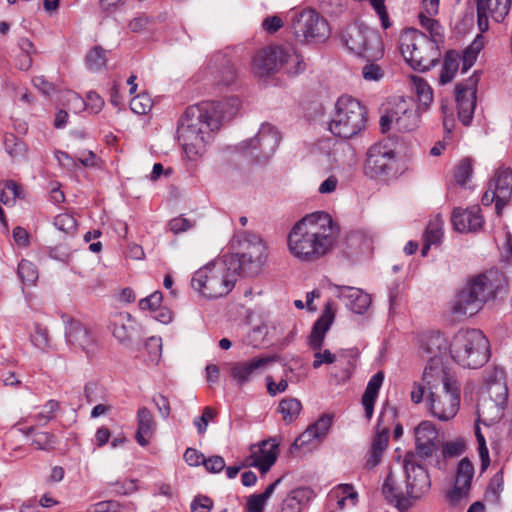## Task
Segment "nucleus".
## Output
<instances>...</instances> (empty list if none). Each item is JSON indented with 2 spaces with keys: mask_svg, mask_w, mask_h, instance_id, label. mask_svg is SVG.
Masks as SVG:
<instances>
[{
  "mask_svg": "<svg viewBox=\"0 0 512 512\" xmlns=\"http://www.w3.org/2000/svg\"><path fill=\"white\" fill-rule=\"evenodd\" d=\"M239 106V98L230 97L186 108L179 121L177 135L188 159L196 160L204 154L207 143L213 138L212 133L221 127L224 120L231 119Z\"/></svg>",
  "mask_w": 512,
  "mask_h": 512,
  "instance_id": "nucleus-1",
  "label": "nucleus"
},
{
  "mask_svg": "<svg viewBox=\"0 0 512 512\" xmlns=\"http://www.w3.org/2000/svg\"><path fill=\"white\" fill-rule=\"evenodd\" d=\"M336 234L331 216L322 211L314 212L293 226L288 236V247L294 257L313 262L331 250Z\"/></svg>",
  "mask_w": 512,
  "mask_h": 512,
  "instance_id": "nucleus-2",
  "label": "nucleus"
},
{
  "mask_svg": "<svg viewBox=\"0 0 512 512\" xmlns=\"http://www.w3.org/2000/svg\"><path fill=\"white\" fill-rule=\"evenodd\" d=\"M451 358L464 368L477 369L490 358V343L479 329H460L449 341Z\"/></svg>",
  "mask_w": 512,
  "mask_h": 512,
  "instance_id": "nucleus-3",
  "label": "nucleus"
},
{
  "mask_svg": "<svg viewBox=\"0 0 512 512\" xmlns=\"http://www.w3.org/2000/svg\"><path fill=\"white\" fill-rule=\"evenodd\" d=\"M236 253L224 255L228 269L238 276L255 277L266 261V247L262 239L255 234L244 232L237 238Z\"/></svg>",
  "mask_w": 512,
  "mask_h": 512,
  "instance_id": "nucleus-4",
  "label": "nucleus"
},
{
  "mask_svg": "<svg viewBox=\"0 0 512 512\" xmlns=\"http://www.w3.org/2000/svg\"><path fill=\"white\" fill-rule=\"evenodd\" d=\"M283 68L289 75L302 73L306 65L301 55L291 46H269L258 50L253 57L252 71L260 77H269Z\"/></svg>",
  "mask_w": 512,
  "mask_h": 512,
  "instance_id": "nucleus-5",
  "label": "nucleus"
},
{
  "mask_svg": "<svg viewBox=\"0 0 512 512\" xmlns=\"http://www.w3.org/2000/svg\"><path fill=\"white\" fill-rule=\"evenodd\" d=\"M236 281V274L228 269L223 259L198 269L192 277L191 286L202 296L216 299L226 296L234 288Z\"/></svg>",
  "mask_w": 512,
  "mask_h": 512,
  "instance_id": "nucleus-6",
  "label": "nucleus"
},
{
  "mask_svg": "<svg viewBox=\"0 0 512 512\" xmlns=\"http://www.w3.org/2000/svg\"><path fill=\"white\" fill-rule=\"evenodd\" d=\"M336 111L329 123V130L340 138L350 139L366 125V109L356 99L343 95L336 102Z\"/></svg>",
  "mask_w": 512,
  "mask_h": 512,
  "instance_id": "nucleus-7",
  "label": "nucleus"
},
{
  "mask_svg": "<svg viewBox=\"0 0 512 512\" xmlns=\"http://www.w3.org/2000/svg\"><path fill=\"white\" fill-rule=\"evenodd\" d=\"M399 49L406 62L414 70L427 71L437 62L434 44L417 29L410 28L401 33Z\"/></svg>",
  "mask_w": 512,
  "mask_h": 512,
  "instance_id": "nucleus-8",
  "label": "nucleus"
},
{
  "mask_svg": "<svg viewBox=\"0 0 512 512\" xmlns=\"http://www.w3.org/2000/svg\"><path fill=\"white\" fill-rule=\"evenodd\" d=\"M342 41L349 51L367 61L379 60L384 55L379 33L367 26L356 23L348 26L342 34Z\"/></svg>",
  "mask_w": 512,
  "mask_h": 512,
  "instance_id": "nucleus-9",
  "label": "nucleus"
},
{
  "mask_svg": "<svg viewBox=\"0 0 512 512\" xmlns=\"http://www.w3.org/2000/svg\"><path fill=\"white\" fill-rule=\"evenodd\" d=\"M291 29L300 43H321L330 36L326 19L311 9L295 12L291 19Z\"/></svg>",
  "mask_w": 512,
  "mask_h": 512,
  "instance_id": "nucleus-10",
  "label": "nucleus"
},
{
  "mask_svg": "<svg viewBox=\"0 0 512 512\" xmlns=\"http://www.w3.org/2000/svg\"><path fill=\"white\" fill-rule=\"evenodd\" d=\"M396 172V153L393 149L383 143L374 144L368 149L364 165L366 176L385 180Z\"/></svg>",
  "mask_w": 512,
  "mask_h": 512,
  "instance_id": "nucleus-11",
  "label": "nucleus"
},
{
  "mask_svg": "<svg viewBox=\"0 0 512 512\" xmlns=\"http://www.w3.org/2000/svg\"><path fill=\"white\" fill-rule=\"evenodd\" d=\"M430 414L439 421L453 419L460 407V386L446 383V389L431 391L427 398Z\"/></svg>",
  "mask_w": 512,
  "mask_h": 512,
  "instance_id": "nucleus-12",
  "label": "nucleus"
},
{
  "mask_svg": "<svg viewBox=\"0 0 512 512\" xmlns=\"http://www.w3.org/2000/svg\"><path fill=\"white\" fill-rule=\"evenodd\" d=\"M405 488L409 501H416L427 495L431 489V478L426 468L418 461L416 455H405Z\"/></svg>",
  "mask_w": 512,
  "mask_h": 512,
  "instance_id": "nucleus-13",
  "label": "nucleus"
},
{
  "mask_svg": "<svg viewBox=\"0 0 512 512\" xmlns=\"http://www.w3.org/2000/svg\"><path fill=\"white\" fill-rule=\"evenodd\" d=\"M512 196V170L511 168H499L488 183V188L482 196V204L490 206L495 203V210L498 215L509 203Z\"/></svg>",
  "mask_w": 512,
  "mask_h": 512,
  "instance_id": "nucleus-14",
  "label": "nucleus"
},
{
  "mask_svg": "<svg viewBox=\"0 0 512 512\" xmlns=\"http://www.w3.org/2000/svg\"><path fill=\"white\" fill-rule=\"evenodd\" d=\"M505 285L504 274L498 269H490L473 277L466 286L474 297L485 303L501 293Z\"/></svg>",
  "mask_w": 512,
  "mask_h": 512,
  "instance_id": "nucleus-15",
  "label": "nucleus"
},
{
  "mask_svg": "<svg viewBox=\"0 0 512 512\" xmlns=\"http://www.w3.org/2000/svg\"><path fill=\"white\" fill-rule=\"evenodd\" d=\"M479 79L478 72L475 71L465 82L458 83L455 86L458 117L465 126H469L473 119Z\"/></svg>",
  "mask_w": 512,
  "mask_h": 512,
  "instance_id": "nucleus-16",
  "label": "nucleus"
},
{
  "mask_svg": "<svg viewBox=\"0 0 512 512\" xmlns=\"http://www.w3.org/2000/svg\"><path fill=\"white\" fill-rule=\"evenodd\" d=\"M280 361L281 357L277 354L260 355L248 361L233 363L230 375L237 384L244 385L265 371L269 365Z\"/></svg>",
  "mask_w": 512,
  "mask_h": 512,
  "instance_id": "nucleus-17",
  "label": "nucleus"
},
{
  "mask_svg": "<svg viewBox=\"0 0 512 512\" xmlns=\"http://www.w3.org/2000/svg\"><path fill=\"white\" fill-rule=\"evenodd\" d=\"M474 472V466L468 458L460 460L456 470L454 485L446 492V500L450 506H458L468 499Z\"/></svg>",
  "mask_w": 512,
  "mask_h": 512,
  "instance_id": "nucleus-18",
  "label": "nucleus"
},
{
  "mask_svg": "<svg viewBox=\"0 0 512 512\" xmlns=\"http://www.w3.org/2000/svg\"><path fill=\"white\" fill-rule=\"evenodd\" d=\"M512 0H477V24L481 32L489 29V18L497 23L504 21Z\"/></svg>",
  "mask_w": 512,
  "mask_h": 512,
  "instance_id": "nucleus-19",
  "label": "nucleus"
},
{
  "mask_svg": "<svg viewBox=\"0 0 512 512\" xmlns=\"http://www.w3.org/2000/svg\"><path fill=\"white\" fill-rule=\"evenodd\" d=\"M396 129L399 132L415 130L420 123V105L413 98L398 97L394 100Z\"/></svg>",
  "mask_w": 512,
  "mask_h": 512,
  "instance_id": "nucleus-20",
  "label": "nucleus"
},
{
  "mask_svg": "<svg viewBox=\"0 0 512 512\" xmlns=\"http://www.w3.org/2000/svg\"><path fill=\"white\" fill-rule=\"evenodd\" d=\"M208 69L218 85L230 86L237 79L236 68L226 53H215L209 61Z\"/></svg>",
  "mask_w": 512,
  "mask_h": 512,
  "instance_id": "nucleus-21",
  "label": "nucleus"
},
{
  "mask_svg": "<svg viewBox=\"0 0 512 512\" xmlns=\"http://www.w3.org/2000/svg\"><path fill=\"white\" fill-rule=\"evenodd\" d=\"M420 350L426 355L428 361L439 360L449 352V344L439 331H425L418 335Z\"/></svg>",
  "mask_w": 512,
  "mask_h": 512,
  "instance_id": "nucleus-22",
  "label": "nucleus"
},
{
  "mask_svg": "<svg viewBox=\"0 0 512 512\" xmlns=\"http://www.w3.org/2000/svg\"><path fill=\"white\" fill-rule=\"evenodd\" d=\"M335 295L345 302L346 307L355 314H363L371 305V297L359 288L335 285Z\"/></svg>",
  "mask_w": 512,
  "mask_h": 512,
  "instance_id": "nucleus-23",
  "label": "nucleus"
},
{
  "mask_svg": "<svg viewBox=\"0 0 512 512\" xmlns=\"http://www.w3.org/2000/svg\"><path fill=\"white\" fill-rule=\"evenodd\" d=\"M280 143L278 131L270 124H263L258 134L245 142L246 148L259 149L262 156L267 158L275 152Z\"/></svg>",
  "mask_w": 512,
  "mask_h": 512,
  "instance_id": "nucleus-24",
  "label": "nucleus"
},
{
  "mask_svg": "<svg viewBox=\"0 0 512 512\" xmlns=\"http://www.w3.org/2000/svg\"><path fill=\"white\" fill-rule=\"evenodd\" d=\"M423 381L427 386L429 393L446 389V383L450 382L453 386L459 385L457 380L442 365L439 360L428 361L423 372Z\"/></svg>",
  "mask_w": 512,
  "mask_h": 512,
  "instance_id": "nucleus-25",
  "label": "nucleus"
},
{
  "mask_svg": "<svg viewBox=\"0 0 512 512\" xmlns=\"http://www.w3.org/2000/svg\"><path fill=\"white\" fill-rule=\"evenodd\" d=\"M506 400V396L499 395H489L488 398L482 399L478 404L477 422L490 426L499 421L503 416Z\"/></svg>",
  "mask_w": 512,
  "mask_h": 512,
  "instance_id": "nucleus-26",
  "label": "nucleus"
},
{
  "mask_svg": "<svg viewBox=\"0 0 512 512\" xmlns=\"http://www.w3.org/2000/svg\"><path fill=\"white\" fill-rule=\"evenodd\" d=\"M382 493L385 499L400 512H406L412 507V502L409 501L406 489H403L397 477L392 472L388 473L382 485Z\"/></svg>",
  "mask_w": 512,
  "mask_h": 512,
  "instance_id": "nucleus-27",
  "label": "nucleus"
},
{
  "mask_svg": "<svg viewBox=\"0 0 512 512\" xmlns=\"http://www.w3.org/2000/svg\"><path fill=\"white\" fill-rule=\"evenodd\" d=\"M278 442L275 439L262 441L253 449L250 465L258 468L262 474L267 473L277 460Z\"/></svg>",
  "mask_w": 512,
  "mask_h": 512,
  "instance_id": "nucleus-28",
  "label": "nucleus"
},
{
  "mask_svg": "<svg viewBox=\"0 0 512 512\" xmlns=\"http://www.w3.org/2000/svg\"><path fill=\"white\" fill-rule=\"evenodd\" d=\"M451 220L454 229L462 233L477 231L483 225V217L480 215L478 207L465 210L456 208L452 213Z\"/></svg>",
  "mask_w": 512,
  "mask_h": 512,
  "instance_id": "nucleus-29",
  "label": "nucleus"
},
{
  "mask_svg": "<svg viewBox=\"0 0 512 512\" xmlns=\"http://www.w3.org/2000/svg\"><path fill=\"white\" fill-rule=\"evenodd\" d=\"M65 335L70 344L81 347L88 356L94 351L93 335L89 333L82 322H67Z\"/></svg>",
  "mask_w": 512,
  "mask_h": 512,
  "instance_id": "nucleus-30",
  "label": "nucleus"
},
{
  "mask_svg": "<svg viewBox=\"0 0 512 512\" xmlns=\"http://www.w3.org/2000/svg\"><path fill=\"white\" fill-rule=\"evenodd\" d=\"M136 418V441L140 446L146 447L150 443V439L153 437L156 431V421L151 411L146 407H141L138 409Z\"/></svg>",
  "mask_w": 512,
  "mask_h": 512,
  "instance_id": "nucleus-31",
  "label": "nucleus"
},
{
  "mask_svg": "<svg viewBox=\"0 0 512 512\" xmlns=\"http://www.w3.org/2000/svg\"><path fill=\"white\" fill-rule=\"evenodd\" d=\"M465 286L457 295L452 310L460 316L473 317L483 307L484 303Z\"/></svg>",
  "mask_w": 512,
  "mask_h": 512,
  "instance_id": "nucleus-32",
  "label": "nucleus"
},
{
  "mask_svg": "<svg viewBox=\"0 0 512 512\" xmlns=\"http://www.w3.org/2000/svg\"><path fill=\"white\" fill-rule=\"evenodd\" d=\"M281 481L282 478H278L268 485L264 492L250 495L245 506L246 512H264L267 501L271 498Z\"/></svg>",
  "mask_w": 512,
  "mask_h": 512,
  "instance_id": "nucleus-33",
  "label": "nucleus"
},
{
  "mask_svg": "<svg viewBox=\"0 0 512 512\" xmlns=\"http://www.w3.org/2000/svg\"><path fill=\"white\" fill-rule=\"evenodd\" d=\"M489 395L506 396L508 390L505 384V371L502 368L495 367L485 377Z\"/></svg>",
  "mask_w": 512,
  "mask_h": 512,
  "instance_id": "nucleus-34",
  "label": "nucleus"
},
{
  "mask_svg": "<svg viewBox=\"0 0 512 512\" xmlns=\"http://www.w3.org/2000/svg\"><path fill=\"white\" fill-rule=\"evenodd\" d=\"M460 65V54L455 50L448 51L443 60L440 73V83L447 84L452 81Z\"/></svg>",
  "mask_w": 512,
  "mask_h": 512,
  "instance_id": "nucleus-35",
  "label": "nucleus"
},
{
  "mask_svg": "<svg viewBox=\"0 0 512 512\" xmlns=\"http://www.w3.org/2000/svg\"><path fill=\"white\" fill-rule=\"evenodd\" d=\"M113 335L122 344H129L139 338L140 329L135 322H114Z\"/></svg>",
  "mask_w": 512,
  "mask_h": 512,
  "instance_id": "nucleus-36",
  "label": "nucleus"
},
{
  "mask_svg": "<svg viewBox=\"0 0 512 512\" xmlns=\"http://www.w3.org/2000/svg\"><path fill=\"white\" fill-rule=\"evenodd\" d=\"M332 322H315L308 336V345L313 350H321Z\"/></svg>",
  "mask_w": 512,
  "mask_h": 512,
  "instance_id": "nucleus-37",
  "label": "nucleus"
},
{
  "mask_svg": "<svg viewBox=\"0 0 512 512\" xmlns=\"http://www.w3.org/2000/svg\"><path fill=\"white\" fill-rule=\"evenodd\" d=\"M286 423L294 421L301 412L302 404L296 398H286L280 401L278 407Z\"/></svg>",
  "mask_w": 512,
  "mask_h": 512,
  "instance_id": "nucleus-38",
  "label": "nucleus"
},
{
  "mask_svg": "<svg viewBox=\"0 0 512 512\" xmlns=\"http://www.w3.org/2000/svg\"><path fill=\"white\" fill-rule=\"evenodd\" d=\"M17 274L23 284L28 286L34 285L38 279V270L36 266L26 259H22L19 262Z\"/></svg>",
  "mask_w": 512,
  "mask_h": 512,
  "instance_id": "nucleus-39",
  "label": "nucleus"
},
{
  "mask_svg": "<svg viewBox=\"0 0 512 512\" xmlns=\"http://www.w3.org/2000/svg\"><path fill=\"white\" fill-rule=\"evenodd\" d=\"M503 473L497 472L491 479L486 491H485V499L490 503H499L500 495L503 491Z\"/></svg>",
  "mask_w": 512,
  "mask_h": 512,
  "instance_id": "nucleus-40",
  "label": "nucleus"
},
{
  "mask_svg": "<svg viewBox=\"0 0 512 512\" xmlns=\"http://www.w3.org/2000/svg\"><path fill=\"white\" fill-rule=\"evenodd\" d=\"M438 431L430 421H422L415 428V442H436Z\"/></svg>",
  "mask_w": 512,
  "mask_h": 512,
  "instance_id": "nucleus-41",
  "label": "nucleus"
},
{
  "mask_svg": "<svg viewBox=\"0 0 512 512\" xmlns=\"http://www.w3.org/2000/svg\"><path fill=\"white\" fill-rule=\"evenodd\" d=\"M442 237L443 221L441 218L437 217L428 223L424 233V241L430 243L431 245H437L441 242Z\"/></svg>",
  "mask_w": 512,
  "mask_h": 512,
  "instance_id": "nucleus-42",
  "label": "nucleus"
},
{
  "mask_svg": "<svg viewBox=\"0 0 512 512\" xmlns=\"http://www.w3.org/2000/svg\"><path fill=\"white\" fill-rule=\"evenodd\" d=\"M332 425V417L330 415H322L315 423L311 424L308 429L311 430L312 436L316 437V442L320 443L328 434Z\"/></svg>",
  "mask_w": 512,
  "mask_h": 512,
  "instance_id": "nucleus-43",
  "label": "nucleus"
},
{
  "mask_svg": "<svg viewBox=\"0 0 512 512\" xmlns=\"http://www.w3.org/2000/svg\"><path fill=\"white\" fill-rule=\"evenodd\" d=\"M419 21L421 26L430 33L434 43L442 39V27L437 20L432 19L428 14L420 13Z\"/></svg>",
  "mask_w": 512,
  "mask_h": 512,
  "instance_id": "nucleus-44",
  "label": "nucleus"
},
{
  "mask_svg": "<svg viewBox=\"0 0 512 512\" xmlns=\"http://www.w3.org/2000/svg\"><path fill=\"white\" fill-rule=\"evenodd\" d=\"M145 349L148 353V361L156 364L162 355V339L160 337L151 336L145 342Z\"/></svg>",
  "mask_w": 512,
  "mask_h": 512,
  "instance_id": "nucleus-45",
  "label": "nucleus"
},
{
  "mask_svg": "<svg viewBox=\"0 0 512 512\" xmlns=\"http://www.w3.org/2000/svg\"><path fill=\"white\" fill-rule=\"evenodd\" d=\"M152 108V100L145 93L138 94L130 101V109L138 115L148 113Z\"/></svg>",
  "mask_w": 512,
  "mask_h": 512,
  "instance_id": "nucleus-46",
  "label": "nucleus"
},
{
  "mask_svg": "<svg viewBox=\"0 0 512 512\" xmlns=\"http://www.w3.org/2000/svg\"><path fill=\"white\" fill-rule=\"evenodd\" d=\"M55 444V435L48 432L35 433L32 440V445L38 450L50 451L54 449Z\"/></svg>",
  "mask_w": 512,
  "mask_h": 512,
  "instance_id": "nucleus-47",
  "label": "nucleus"
},
{
  "mask_svg": "<svg viewBox=\"0 0 512 512\" xmlns=\"http://www.w3.org/2000/svg\"><path fill=\"white\" fill-rule=\"evenodd\" d=\"M415 445V452H408L406 455H416V461L418 462L432 457L438 449L436 442H415Z\"/></svg>",
  "mask_w": 512,
  "mask_h": 512,
  "instance_id": "nucleus-48",
  "label": "nucleus"
},
{
  "mask_svg": "<svg viewBox=\"0 0 512 512\" xmlns=\"http://www.w3.org/2000/svg\"><path fill=\"white\" fill-rule=\"evenodd\" d=\"M54 226L64 233H73L77 227V221L72 214L61 213L54 218Z\"/></svg>",
  "mask_w": 512,
  "mask_h": 512,
  "instance_id": "nucleus-49",
  "label": "nucleus"
},
{
  "mask_svg": "<svg viewBox=\"0 0 512 512\" xmlns=\"http://www.w3.org/2000/svg\"><path fill=\"white\" fill-rule=\"evenodd\" d=\"M375 61H367V64L362 68V76L366 81H380L385 75L384 69Z\"/></svg>",
  "mask_w": 512,
  "mask_h": 512,
  "instance_id": "nucleus-50",
  "label": "nucleus"
},
{
  "mask_svg": "<svg viewBox=\"0 0 512 512\" xmlns=\"http://www.w3.org/2000/svg\"><path fill=\"white\" fill-rule=\"evenodd\" d=\"M58 409L59 403L55 400H49L43 405L41 411L36 415V422L39 425L46 424L54 417V413Z\"/></svg>",
  "mask_w": 512,
  "mask_h": 512,
  "instance_id": "nucleus-51",
  "label": "nucleus"
},
{
  "mask_svg": "<svg viewBox=\"0 0 512 512\" xmlns=\"http://www.w3.org/2000/svg\"><path fill=\"white\" fill-rule=\"evenodd\" d=\"M163 295L160 291H155L149 296L141 299L138 303L140 310H149L152 312H156L162 303Z\"/></svg>",
  "mask_w": 512,
  "mask_h": 512,
  "instance_id": "nucleus-52",
  "label": "nucleus"
},
{
  "mask_svg": "<svg viewBox=\"0 0 512 512\" xmlns=\"http://www.w3.org/2000/svg\"><path fill=\"white\" fill-rule=\"evenodd\" d=\"M287 496L303 508L314 497V492L309 487H299L292 490Z\"/></svg>",
  "mask_w": 512,
  "mask_h": 512,
  "instance_id": "nucleus-53",
  "label": "nucleus"
},
{
  "mask_svg": "<svg viewBox=\"0 0 512 512\" xmlns=\"http://www.w3.org/2000/svg\"><path fill=\"white\" fill-rule=\"evenodd\" d=\"M322 9L331 15H340L349 4V0H320Z\"/></svg>",
  "mask_w": 512,
  "mask_h": 512,
  "instance_id": "nucleus-54",
  "label": "nucleus"
},
{
  "mask_svg": "<svg viewBox=\"0 0 512 512\" xmlns=\"http://www.w3.org/2000/svg\"><path fill=\"white\" fill-rule=\"evenodd\" d=\"M379 390L366 387L364 394L362 396V405L365 410V416L367 419H370L373 415L374 404L377 399Z\"/></svg>",
  "mask_w": 512,
  "mask_h": 512,
  "instance_id": "nucleus-55",
  "label": "nucleus"
},
{
  "mask_svg": "<svg viewBox=\"0 0 512 512\" xmlns=\"http://www.w3.org/2000/svg\"><path fill=\"white\" fill-rule=\"evenodd\" d=\"M379 390L366 387L364 394L362 396V405L365 410V416L367 419H370L373 415L374 404L377 399Z\"/></svg>",
  "mask_w": 512,
  "mask_h": 512,
  "instance_id": "nucleus-56",
  "label": "nucleus"
},
{
  "mask_svg": "<svg viewBox=\"0 0 512 512\" xmlns=\"http://www.w3.org/2000/svg\"><path fill=\"white\" fill-rule=\"evenodd\" d=\"M215 415L216 412L211 407H205L202 415L193 420V424L196 427L198 434L201 435L207 431L209 421L213 420Z\"/></svg>",
  "mask_w": 512,
  "mask_h": 512,
  "instance_id": "nucleus-57",
  "label": "nucleus"
},
{
  "mask_svg": "<svg viewBox=\"0 0 512 512\" xmlns=\"http://www.w3.org/2000/svg\"><path fill=\"white\" fill-rule=\"evenodd\" d=\"M472 165L468 159H464L457 166L454 177L458 184L465 185L472 175Z\"/></svg>",
  "mask_w": 512,
  "mask_h": 512,
  "instance_id": "nucleus-58",
  "label": "nucleus"
},
{
  "mask_svg": "<svg viewBox=\"0 0 512 512\" xmlns=\"http://www.w3.org/2000/svg\"><path fill=\"white\" fill-rule=\"evenodd\" d=\"M265 381L267 393L271 397L284 393L288 389V380L285 378L276 383L271 375H267Z\"/></svg>",
  "mask_w": 512,
  "mask_h": 512,
  "instance_id": "nucleus-59",
  "label": "nucleus"
},
{
  "mask_svg": "<svg viewBox=\"0 0 512 512\" xmlns=\"http://www.w3.org/2000/svg\"><path fill=\"white\" fill-rule=\"evenodd\" d=\"M4 145L6 151L12 157L19 156L24 151V143L17 139L13 134H9L5 137Z\"/></svg>",
  "mask_w": 512,
  "mask_h": 512,
  "instance_id": "nucleus-60",
  "label": "nucleus"
},
{
  "mask_svg": "<svg viewBox=\"0 0 512 512\" xmlns=\"http://www.w3.org/2000/svg\"><path fill=\"white\" fill-rule=\"evenodd\" d=\"M318 443L316 442V437L312 436L311 430L308 428L300 434L296 440L294 441L293 447L300 449L305 448L307 450H311L314 448Z\"/></svg>",
  "mask_w": 512,
  "mask_h": 512,
  "instance_id": "nucleus-61",
  "label": "nucleus"
},
{
  "mask_svg": "<svg viewBox=\"0 0 512 512\" xmlns=\"http://www.w3.org/2000/svg\"><path fill=\"white\" fill-rule=\"evenodd\" d=\"M464 450L465 442L462 439L446 442L442 448V452L445 457L460 456Z\"/></svg>",
  "mask_w": 512,
  "mask_h": 512,
  "instance_id": "nucleus-62",
  "label": "nucleus"
},
{
  "mask_svg": "<svg viewBox=\"0 0 512 512\" xmlns=\"http://www.w3.org/2000/svg\"><path fill=\"white\" fill-rule=\"evenodd\" d=\"M213 508V501L208 496H197L191 503V512H210Z\"/></svg>",
  "mask_w": 512,
  "mask_h": 512,
  "instance_id": "nucleus-63",
  "label": "nucleus"
},
{
  "mask_svg": "<svg viewBox=\"0 0 512 512\" xmlns=\"http://www.w3.org/2000/svg\"><path fill=\"white\" fill-rule=\"evenodd\" d=\"M501 260L512 266V234L505 232L504 242L501 246Z\"/></svg>",
  "mask_w": 512,
  "mask_h": 512,
  "instance_id": "nucleus-64",
  "label": "nucleus"
}]
</instances>
